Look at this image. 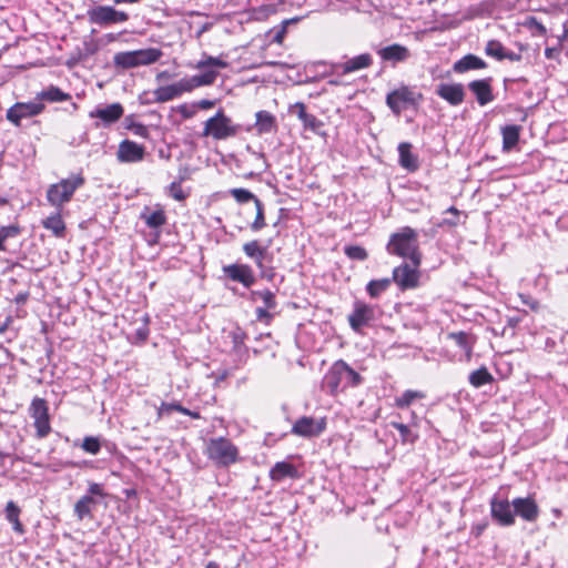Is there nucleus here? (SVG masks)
<instances>
[{"label": "nucleus", "instance_id": "052dcab7", "mask_svg": "<svg viewBox=\"0 0 568 568\" xmlns=\"http://www.w3.org/2000/svg\"><path fill=\"white\" fill-rule=\"evenodd\" d=\"M138 339L140 342H145L148 339V336H149V328H148V325H143L142 327H140L139 329H136V333H135Z\"/></svg>", "mask_w": 568, "mask_h": 568}, {"label": "nucleus", "instance_id": "09e8293b", "mask_svg": "<svg viewBox=\"0 0 568 568\" xmlns=\"http://www.w3.org/2000/svg\"><path fill=\"white\" fill-rule=\"evenodd\" d=\"M230 194L239 203H246L248 201H253L255 203V199H258L251 191H248L246 189H240V187L230 190Z\"/></svg>", "mask_w": 568, "mask_h": 568}, {"label": "nucleus", "instance_id": "5701e85b", "mask_svg": "<svg viewBox=\"0 0 568 568\" xmlns=\"http://www.w3.org/2000/svg\"><path fill=\"white\" fill-rule=\"evenodd\" d=\"M377 54L384 62H392L393 64L402 63L410 58V51L407 47L393 43L377 50Z\"/></svg>", "mask_w": 568, "mask_h": 568}, {"label": "nucleus", "instance_id": "1a4fd4ad", "mask_svg": "<svg viewBox=\"0 0 568 568\" xmlns=\"http://www.w3.org/2000/svg\"><path fill=\"white\" fill-rule=\"evenodd\" d=\"M420 265L422 261L404 262L394 267L392 272V281L398 286L400 291H408L417 288L420 284Z\"/></svg>", "mask_w": 568, "mask_h": 568}, {"label": "nucleus", "instance_id": "7ed1b4c3", "mask_svg": "<svg viewBox=\"0 0 568 568\" xmlns=\"http://www.w3.org/2000/svg\"><path fill=\"white\" fill-rule=\"evenodd\" d=\"M388 254L408 261H423V253L419 248L418 234L410 227H402L398 232L390 234L386 245Z\"/></svg>", "mask_w": 568, "mask_h": 568}, {"label": "nucleus", "instance_id": "39448f33", "mask_svg": "<svg viewBox=\"0 0 568 568\" xmlns=\"http://www.w3.org/2000/svg\"><path fill=\"white\" fill-rule=\"evenodd\" d=\"M204 453L217 467L226 468L240 459L239 448L226 437L209 439Z\"/></svg>", "mask_w": 568, "mask_h": 568}, {"label": "nucleus", "instance_id": "e433bc0d", "mask_svg": "<svg viewBox=\"0 0 568 568\" xmlns=\"http://www.w3.org/2000/svg\"><path fill=\"white\" fill-rule=\"evenodd\" d=\"M494 381V376L485 366H481L478 369L473 371L468 376L469 384L475 388H479L484 385L491 384Z\"/></svg>", "mask_w": 568, "mask_h": 568}, {"label": "nucleus", "instance_id": "72a5a7b5", "mask_svg": "<svg viewBox=\"0 0 568 568\" xmlns=\"http://www.w3.org/2000/svg\"><path fill=\"white\" fill-rule=\"evenodd\" d=\"M36 99L41 103L42 101L54 103L69 101L72 99V97L70 93L63 92L59 87L51 84L41 92L37 93Z\"/></svg>", "mask_w": 568, "mask_h": 568}, {"label": "nucleus", "instance_id": "393cba45", "mask_svg": "<svg viewBox=\"0 0 568 568\" xmlns=\"http://www.w3.org/2000/svg\"><path fill=\"white\" fill-rule=\"evenodd\" d=\"M268 477L272 481L280 483L285 478L298 479L301 474L298 469L288 462H277L270 469Z\"/></svg>", "mask_w": 568, "mask_h": 568}, {"label": "nucleus", "instance_id": "680f3d73", "mask_svg": "<svg viewBox=\"0 0 568 568\" xmlns=\"http://www.w3.org/2000/svg\"><path fill=\"white\" fill-rule=\"evenodd\" d=\"M504 60H509V61H513V62H517V61H520L521 60V54L520 53H516L514 51H509L506 49V52L504 54Z\"/></svg>", "mask_w": 568, "mask_h": 568}, {"label": "nucleus", "instance_id": "412c9836", "mask_svg": "<svg viewBox=\"0 0 568 568\" xmlns=\"http://www.w3.org/2000/svg\"><path fill=\"white\" fill-rule=\"evenodd\" d=\"M491 82V78H485L473 80L468 83V89L475 95L477 103L481 106L493 102L495 99Z\"/></svg>", "mask_w": 568, "mask_h": 568}, {"label": "nucleus", "instance_id": "79ce46f5", "mask_svg": "<svg viewBox=\"0 0 568 568\" xmlns=\"http://www.w3.org/2000/svg\"><path fill=\"white\" fill-rule=\"evenodd\" d=\"M22 232V227L19 223H13L10 225L0 227V251H6V241L10 237H17Z\"/></svg>", "mask_w": 568, "mask_h": 568}, {"label": "nucleus", "instance_id": "bb28decb", "mask_svg": "<svg viewBox=\"0 0 568 568\" xmlns=\"http://www.w3.org/2000/svg\"><path fill=\"white\" fill-rule=\"evenodd\" d=\"M41 224L58 239H63L67 234V224L62 217V211L55 210L54 213L42 220Z\"/></svg>", "mask_w": 568, "mask_h": 568}, {"label": "nucleus", "instance_id": "4c0bfd02", "mask_svg": "<svg viewBox=\"0 0 568 568\" xmlns=\"http://www.w3.org/2000/svg\"><path fill=\"white\" fill-rule=\"evenodd\" d=\"M256 298L262 300L263 307L274 311L277 307V301L275 294L268 290L251 291L250 300L255 302Z\"/></svg>", "mask_w": 568, "mask_h": 568}, {"label": "nucleus", "instance_id": "a18cd8bd", "mask_svg": "<svg viewBox=\"0 0 568 568\" xmlns=\"http://www.w3.org/2000/svg\"><path fill=\"white\" fill-rule=\"evenodd\" d=\"M183 181H184V178H183V176H181V178L179 179V181H174V182H172V183L169 185V187H168V190H169V195H170L172 199L176 200V201H184V200L187 197V195H189V193H187V192H185V191L183 190V187H182V182H183Z\"/></svg>", "mask_w": 568, "mask_h": 568}, {"label": "nucleus", "instance_id": "603ef678", "mask_svg": "<svg viewBox=\"0 0 568 568\" xmlns=\"http://www.w3.org/2000/svg\"><path fill=\"white\" fill-rule=\"evenodd\" d=\"M256 321L265 325H270L274 318V314L271 310L263 306L256 307L255 310Z\"/></svg>", "mask_w": 568, "mask_h": 568}, {"label": "nucleus", "instance_id": "9d476101", "mask_svg": "<svg viewBox=\"0 0 568 568\" xmlns=\"http://www.w3.org/2000/svg\"><path fill=\"white\" fill-rule=\"evenodd\" d=\"M420 99V93H416L408 85L403 84L387 93L386 104L395 115H400L403 110L417 104Z\"/></svg>", "mask_w": 568, "mask_h": 568}, {"label": "nucleus", "instance_id": "dca6fc26", "mask_svg": "<svg viewBox=\"0 0 568 568\" xmlns=\"http://www.w3.org/2000/svg\"><path fill=\"white\" fill-rule=\"evenodd\" d=\"M489 505L491 518L499 526L509 527L515 524V513L511 509L513 501L510 503L508 499H499L497 497H493Z\"/></svg>", "mask_w": 568, "mask_h": 568}, {"label": "nucleus", "instance_id": "de8ad7c7", "mask_svg": "<svg viewBox=\"0 0 568 568\" xmlns=\"http://www.w3.org/2000/svg\"><path fill=\"white\" fill-rule=\"evenodd\" d=\"M81 448L91 455H97L101 450V442L98 437L87 436L83 438Z\"/></svg>", "mask_w": 568, "mask_h": 568}, {"label": "nucleus", "instance_id": "cd10ccee", "mask_svg": "<svg viewBox=\"0 0 568 568\" xmlns=\"http://www.w3.org/2000/svg\"><path fill=\"white\" fill-rule=\"evenodd\" d=\"M399 165L408 172L418 170V158L412 152V144L409 142H402L398 145Z\"/></svg>", "mask_w": 568, "mask_h": 568}, {"label": "nucleus", "instance_id": "4468645a", "mask_svg": "<svg viewBox=\"0 0 568 568\" xmlns=\"http://www.w3.org/2000/svg\"><path fill=\"white\" fill-rule=\"evenodd\" d=\"M45 105L41 102H17L7 110L6 118L16 126L21 125V120L41 114Z\"/></svg>", "mask_w": 568, "mask_h": 568}, {"label": "nucleus", "instance_id": "4be33fe9", "mask_svg": "<svg viewBox=\"0 0 568 568\" xmlns=\"http://www.w3.org/2000/svg\"><path fill=\"white\" fill-rule=\"evenodd\" d=\"M436 94L450 105H460L465 101V88L462 83H440Z\"/></svg>", "mask_w": 568, "mask_h": 568}, {"label": "nucleus", "instance_id": "f03ea898", "mask_svg": "<svg viewBox=\"0 0 568 568\" xmlns=\"http://www.w3.org/2000/svg\"><path fill=\"white\" fill-rule=\"evenodd\" d=\"M217 75V71L206 70L201 74H196L191 78H183L176 83L159 87L153 91V100L156 103L172 101L181 97L183 93L193 91L195 88L212 85Z\"/></svg>", "mask_w": 568, "mask_h": 568}, {"label": "nucleus", "instance_id": "58836bf2", "mask_svg": "<svg viewBox=\"0 0 568 568\" xmlns=\"http://www.w3.org/2000/svg\"><path fill=\"white\" fill-rule=\"evenodd\" d=\"M392 282V278L388 277L372 280L366 285V292L372 298H377L389 288Z\"/></svg>", "mask_w": 568, "mask_h": 568}, {"label": "nucleus", "instance_id": "338daca9", "mask_svg": "<svg viewBox=\"0 0 568 568\" xmlns=\"http://www.w3.org/2000/svg\"><path fill=\"white\" fill-rule=\"evenodd\" d=\"M487 525L486 524H479L477 526L474 527V534L476 537H479L484 530L486 529Z\"/></svg>", "mask_w": 568, "mask_h": 568}, {"label": "nucleus", "instance_id": "ea45409f", "mask_svg": "<svg viewBox=\"0 0 568 568\" xmlns=\"http://www.w3.org/2000/svg\"><path fill=\"white\" fill-rule=\"evenodd\" d=\"M425 398L420 390L407 389L400 396L395 398L394 405L397 408L409 407L415 400Z\"/></svg>", "mask_w": 568, "mask_h": 568}, {"label": "nucleus", "instance_id": "2f4dec72", "mask_svg": "<svg viewBox=\"0 0 568 568\" xmlns=\"http://www.w3.org/2000/svg\"><path fill=\"white\" fill-rule=\"evenodd\" d=\"M256 132L258 134H267L277 130L276 118L268 111L261 110L255 114Z\"/></svg>", "mask_w": 568, "mask_h": 568}, {"label": "nucleus", "instance_id": "a19ab883", "mask_svg": "<svg viewBox=\"0 0 568 568\" xmlns=\"http://www.w3.org/2000/svg\"><path fill=\"white\" fill-rule=\"evenodd\" d=\"M254 205H255V210H256L255 219L250 224V229L253 232H258L266 226L265 210H264V204L260 199H255Z\"/></svg>", "mask_w": 568, "mask_h": 568}, {"label": "nucleus", "instance_id": "bf43d9fd", "mask_svg": "<svg viewBox=\"0 0 568 568\" xmlns=\"http://www.w3.org/2000/svg\"><path fill=\"white\" fill-rule=\"evenodd\" d=\"M178 111L182 115L183 119H191L195 114V110L187 104H181L178 108Z\"/></svg>", "mask_w": 568, "mask_h": 568}, {"label": "nucleus", "instance_id": "9b49d317", "mask_svg": "<svg viewBox=\"0 0 568 568\" xmlns=\"http://www.w3.org/2000/svg\"><path fill=\"white\" fill-rule=\"evenodd\" d=\"M88 19L93 24L109 26L126 22L129 14L111 6H97L88 10Z\"/></svg>", "mask_w": 568, "mask_h": 568}, {"label": "nucleus", "instance_id": "8fccbe9b", "mask_svg": "<svg viewBox=\"0 0 568 568\" xmlns=\"http://www.w3.org/2000/svg\"><path fill=\"white\" fill-rule=\"evenodd\" d=\"M183 407L180 403H166L162 402L156 409L158 419H161L164 415H169L172 412H179L182 414Z\"/></svg>", "mask_w": 568, "mask_h": 568}, {"label": "nucleus", "instance_id": "0e129e2a", "mask_svg": "<svg viewBox=\"0 0 568 568\" xmlns=\"http://www.w3.org/2000/svg\"><path fill=\"white\" fill-rule=\"evenodd\" d=\"M458 223H459V217H456V216L455 217H450V219H445L443 221L444 225H448V226H452V227L457 226Z\"/></svg>", "mask_w": 568, "mask_h": 568}, {"label": "nucleus", "instance_id": "f8f14e48", "mask_svg": "<svg viewBox=\"0 0 568 568\" xmlns=\"http://www.w3.org/2000/svg\"><path fill=\"white\" fill-rule=\"evenodd\" d=\"M376 320L374 306L363 302L355 301L352 313L347 316L351 328L356 333H362L365 326H369Z\"/></svg>", "mask_w": 568, "mask_h": 568}, {"label": "nucleus", "instance_id": "6e6552de", "mask_svg": "<svg viewBox=\"0 0 568 568\" xmlns=\"http://www.w3.org/2000/svg\"><path fill=\"white\" fill-rule=\"evenodd\" d=\"M30 417L33 419L36 437L43 439L52 432L49 403L42 397H33L28 408Z\"/></svg>", "mask_w": 568, "mask_h": 568}, {"label": "nucleus", "instance_id": "423d86ee", "mask_svg": "<svg viewBox=\"0 0 568 568\" xmlns=\"http://www.w3.org/2000/svg\"><path fill=\"white\" fill-rule=\"evenodd\" d=\"M240 130V124L234 123L223 110H219L204 122L202 136L223 141L236 136Z\"/></svg>", "mask_w": 568, "mask_h": 568}, {"label": "nucleus", "instance_id": "864d4df0", "mask_svg": "<svg viewBox=\"0 0 568 568\" xmlns=\"http://www.w3.org/2000/svg\"><path fill=\"white\" fill-rule=\"evenodd\" d=\"M87 496H94L104 498L106 496L103 485L99 483H90L88 486V495Z\"/></svg>", "mask_w": 568, "mask_h": 568}, {"label": "nucleus", "instance_id": "f3484780", "mask_svg": "<svg viewBox=\"0 0 568 568\" xmlns=\"http://www.w3.org/2000/svg\"><path fill=\"white\" fill-rule=\"evenodd\" d=\"M124 114V108L121 103L114 102L108 104L104 108H97L89 112L91 119H98L100 122L95 123V126L100 125L110 126L116 123Z\"/></svg>", "mask_w": 568, "mask_h": 568}, {"label": "nucleus", "instance_id": "69168bd1", "mask_svg": "<svg viewBox=\"0 0 568 568\" xmlns=\"http://www.w3.org/2000/svg\"><path fill=\"white\" fill-rule=\"evenodd\" d=\"M199 106L203 110H207L214 106V102L211 100H201Z\"/></svg>", "mask_w": 568, "mask_h": 568}, {"label": "nucleus", "instance_id": "f257e3e1", "mask_svg": "<svg viewBox=\"0 0 568 568\" xmlns=\"http://www.w3.org/2000/svg\"><path fill=\"white\" fill-rule=\"evenodd\" d=\"M363 376L344 359L335 361L323 376L321 387L333 397L347 388H355L363 383Z\"/></svg>", "mask_w": 568, "mask_h": 568}, {"label": "nucleus", "instance_id": "37998d69", "mask_svg": "<svg viewBox=\"0 0 568 568\" xmlns=\"http://www.w3.org/2000/svg\"><path fill=\"white\" fill-rule=\"evenodd\" d=\"M506 48L498 40H489L485 47V53L499 61L504 60Z\"/></svg>", "mask_w": 568, "mask_h": 568}, {"label": "nucleus", "instance_id": "b1692460", "mask_svg": "<svg viewBox=\"0 0 568 568\" xmlns=\"http://www.w3.org/2000/svg\"><path fill=\"white\" fill-rule=\"evenodd\" d=\"M393 428L397 429L400 435L402 444H415L418 439V433L414 432L413 428H418V417L415 412H412V422L409 425H406L402 422L393 420L389 424Z\"/></svg>", "mask_w": 568, "mask_h": 568}, {"label": "nucleus", "instance_id": "6e6d98bb", "mask_svg": "<svg viewBox=\"0 0 568 568\" xmlns=\"http://www.w3.org/2000/svg\"><path fill=\"white\" fill-rule=\"evenodd\" d=\"M131 131L138 135V136H141V138H148L149 136V130L148 128L142 124V123H133L131 126H130Z\"/></svg>", "mask_w": 568, "mask_h": 568}, {"label": "nucleus", "instance_id": "473e14b6", "mask_svg": "<svg viewBox=\"0 0 568 568\" xmlns=\"http://www.w3.org/2000/svg\"><path fill=\"white\" fill-rule=\"evenodd\" d=\"M448 338L453 339L457 346L465 351L467 359H470L476 343V336L474 334L464 331L452 332L448 334Z\"/></svg>", "mask_w": 568, "mask_h": 568}, {"label": "nucleus", "instance_id": "c9c22d12", "mask_svg": "<svg viewBox=\"0 0 568 568\" xmlns=\"http://www.w3.org/2000/svg\"><path fill=\"white\" fill-rule=\"evenodd\" d=\"M520 130L521 128L516 124L506 125L501 129L504 151L508 152L517 145L520 136Z\"/></svg>", "mask_w": 568, "mask_h": 568}, {"label": "nucleus", "instance_id": "13d9d810", "mask_svg": "<svg viewBox=\"0 0 568 568\" xmlns=\"http://www.w3.org/2000/svg\"><path fill=\"white\" fill-rule=\"evenodd\" d=\"M288 21H284L282 27L276 31L274 38H273V41L276 42L277 44H282L283 41H284V38L286 36V26H287Z\"/></svg>", "mask_w": 568, "mask_h": 568}, {"label": "nucleus", "instance_id": "5fc2aeb1", "mask_svg": "<svg viewBox=\"0 0 568 568\" xmlns=\"http://www.w3.org/2000/svg\"><path fill=\"white\" fill-rule=\"evenodd\" d=\"M290 111L295 113L297 118L302 121L305 115H307L306 105L303 102H296L291 105Z\"/></svg>", "mask_w": 568, "mask_h": 568}, {"label": "nucleus", "instance_id": "0eeeda50", "mask_svg": "<svg viewBox=\"0 0 568 568\" xmlns=\"http://www.w3.org/2000/svg\"><path fill=\"white\" fill-rule=\"evenodd\" d=\"M163 55L159 48H146L133 51L118 52L113 57V63L116 68L123 70L133 69L142 65H150L158 62Z\"/></svg>", "mask_w": 568, "mask_h": 568}, {"label": "nucleus", "instance_id": "ddd939ff", "mask_svg": "<svg viewBox=\"0 0 568 568\" xmlns=\"http://www.w3.org/2000/svg\"><path fill=\"white\" fill-rule=\"evenodd\" d=\"M326 429V418H314L311 416H302L295 420L291 433L293 435L312 438L318 437Z\"/></svg>", "mask_w": 568, "mask_h": 568}, {"label": "nucleus", "instance_id": "7c9ffc66", "mask_svg": "<svg viewBox=\"0 0 568 568\" xmlns=\"http://www.w3.org/2000/svg\"><path fill=\"white\" fill-rule=\"evenodd\" d=\"M242 250L244 254L252 258L258 268L264 266V260L267 253V247L262 246L260 241L252 240L243 244Z\"/></svg>", "mask_w": 568, "mask_h": 568}, {"label": "nucleus", "instance_id": "20e7f679", "mask_svg": "<svg viewBox=\"0 0 568 568\" xmlns=\"http://www.w3.org/2000/svg\"><path fill=\"white\" fill-rule=\"evenodd\" d=\"M85 184V178L82 172L72 173L59 182L50 184L45 199L48 203L58 211H63L64 206L71 202L77 190Z\"/></svg>", "mask_w": 568, "mask_h": 568}, {"label": "nucleus", "instance_id": "a878e982", "mask_svg": "<svg viewBox=\"0 0 568 568\" xmlns=\"http://www.w3.org/2000/svg\"><path fill=\"white\" fill-rule=\"evenodd\" d=\"M486 68V61L473 53L464 55L453 64V71L458 74H463L471 70H483Z\"/></svg>", "mask_w": 568, "mask_h": 568}, {"label": "nucleus", "instance_id": "c756f323", "mask_svg": "<svg viewBox=\"0 0 568 568\" xmlns=\"http://www.w3.org/2000/svg\"><path fill=\"white\" fill-rule=\"evenodd\" d=\"M98 501L92 496H82L74 504L73 511L79 521L93 518V510L97 508Z\"/></svg>", "mask_w": 568, "mask_h": 568}, {"label": "nucleus", "instance_id": "f704fd0d", "mask_svg": "<svg viewBox=\"0 0 568 568\" xmlns=\"http://www.w3.org/2000/svg\"><path fill=\"white\" fill-rule=\"evenodd\" d=\"M6 519L12 525V529L23 535L26 529L24 525L20 520L21 508L12 500L8 501L4 508Z\"/></svg>", "mask_w": 568, "mask_h": 568}, {"label": "nucleus", "instance_id": "aec40b11", "mask_svg": "<svg viewBox=\"0 0 568 568\" xmlns=\"http://www.w3.org/2000/svg\"><path fill=\"white\" fill-rule=\"evenodd\" d=\"M373 65V57L371 53H362L344 62L336 63L334 71L337 74L345 75L348 73L357 72L359 70L368 69Z\"/></svg>", "mask_w": 568, "mask_h": 568}, {"label": "nucleus", "instance_id": "3c124183", "mask_svg": "<svg viewBox=\"0 0 568 568\" xmlns=\"http://www.w3.org/2000/svg\"><path fill=\"white\" fill-rule=\"evenodd\" d=\"M302 123L305 130L312 131L314 133H317L320 129L324 125V123L320 119H317L314 114L311 113H307V115L304 116Z\"/></svg>", "mask_w": 568, "mask_h": 568}, {"label": "nucleus", "instance_id": "6ab92c4d", "mask_svg": "<svg viewBox=\"0 0 568 568\" xmlns=\"http://www.w3.org/2000/svg\"><path fill=\"white\" fill-rule=\"evenodd\" d=\"M145 148L131 140L120 142L116 159L122 163H135L144 159Z\"/></svg>", "mask_w": 568, "mask_h": 568}, {"label": "nucleus", "instance_id": "c85d7f7f", "mask_svg": "<svg viewBox=\"0 0 568 568\" xmlns=\"http://www.w3.org/2000/svg\"><path fill=\"white\" fill-rule=\"evenodd\" d=\"M141 219L145 222L150 229L159 230L168 223V216L165 210L160 204L152 212H149V207L145 206L141 213Z\"/></svg>", "mask_w": 568, "mask_h": 568}, {"label": "nucleus", "instance_id": "c03bdc74", "mask_svg": "<svg viewBox=\"0 0 568 568\" xmlns=\"http://www.w3.org/2000/svg\"><path fill=\"white\" fill-rule=\"evenodd\" d=\"M344 253L353 261H365L368 257L366 248L361 245H347L344 247Z\"/></svg>", "mask_w": 568, "mask_h": 568}, {"label": "nucleus", "instance_id": "a211bd4d", "mask_svg": "<svg viewBox=\"0 0 568 568\" xmlns=\"http://www.w3.org/2000/svg\"><path fill=\"white\" fill-rule=\"evenodd\" d=\"M513 507L515 516L517 515L526 521L532 523L539 517V506L532 495L515 498Z\"/></svg>", "mask_w": 568, "mask_h": 568}, {"label": "nucleus", "instance_id": "4d7b16f0", "mask_svg": "<svg viewBox=\"0 0 568 568\" xmlns=\"http://www.w3.org/2000/svg\"><path fill=\"white\" fill-rule=\"evenodd\" d=\"M519 297L521 302L526 305H528L532 311H538L540 307V304L537 300L532 298L529 295L519 294Z\"/></svg>", "mask_w": 568, "mask_h": 568}, {"label": "nucleus", "instance_id": "e2e57ef3", "mask_svg": "<svg viewBox=\"0 0 568 568\" xmlns=\"http://www.w3.org/2000/svg\"><path fill=\"white\" fill-rule=\"evenodd\" d=\"M183 410H184V412H182L183 415L190 416L193 419H200L201 418V414L199 412L190 410L186 407H183Z\"/></svg>", "mask_w": 568, "mask_h": 568}, {"label": "nucleus", "instance_id": "49530a36", "mask_svg": "<svg viewBox=\"0 0 568 568\" xmlns=\"http://www.w3.org/2000/svg\"><path fill=\"white\" fill-rule=\"evenodd\" d=\"M207 67H215V68L224 69L227 67V62L220 58L207 55V57H205V59L200 60L195 64L194 68L199 69V70H203V69H206Z\"/></svg>", "mask_w": 568, "mask_h": 568}, {"label": "nucleus", "instance_id": "774afa93", "mask_svg": "<svg viewBox=\"0 0 568 568\" xmlns=\"http://www.w3.org/2000/svg\"><path fill=\"white\" fill-rule=\"evenodd\" d=\"M519 322H520V318H519V317H509V318L507 320V324H508L510 327H513V328H515V327L519 324Z\"/></svg>", "mask_w": 568, "mask_h": 568}, {"label": "nucleus", "instance_id": "2eb2a0df", "mask_svg": "<svg viewBox=\"0 0 568 568\" xmlns=\"http://www.w3.org/2000/svg\"><path fill=\"white\" fill-rule=\"evenodd\" d=\"M223 275L231 282L240 283L245 288L252 287L256 277L253 268L248 264L244 263H233L229 265H224L222 267Z\"/></svg>", "mask_w": 568, "mask_h": 568}]
</instances>
